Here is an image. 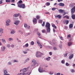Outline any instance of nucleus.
Masks as SVG:
<instances>
[{"label": "nucleus", "instance_id": "1", "mask_svg": "<svg viewBox=\"0 0 75 75\" xmlns=\"http://www.w3.org/2000/svg\"><path fill=\"white\" fill-rule=\"evenodd\" d=\"M75 12V6L71 9V18L73 20H75V14H73Z\"/></svg>", "mask_w": 75, "mask_h": 75}, {"label": "nucleus", "instance_id": "2", "mask_svg": "<svg viewBox=\"0 0 75 75\" xmlns=\"http://www.w3.org/2000/svg\"><path fill=\"white\" fill-rule=\"evenodd\" d=\"M42 53L40 52H37L36 53V57H41Z\"/></svg>", "mask_w": 75, "mask_h": 75}, {"label": "nucleus", "instance_id": "3", "mask_svg": "<svg viewBox=\"0 0 75 75\" xmlns=\"http://www.w3.org/2000/svg\"><path fill=\"white\" fill-rule=\"evenodd\" d=\"M18 7H20V8H25V5L24 4H21V5L18 6Z\"/></svg>", "mask_w": 75, "mask_h": 75}, {"label": "nucleus", "instance_id": "4", "mask_svg": "<svg viewBox=\"0 0 75 75\" xmlns=\"http://www.w3.org/2000/svg\"><path fill=\"white\" fill-rule=\"evenodd\" d=\"M45 27L46 28H50V24L48 22H47L46 24Z\"/></svg>", "mask_w": 75, "mask_h": 75}, {"label": "nucleus", "instance_id": "5", "mask_svg": "<svg viewBox=\"0 0 75 75\" xmlns=\"http://www.w3.org/2000/svg\"><path fill=\"white\" fill-rule=\"evenodd\" d=\"M4 75H10V74H8V72L6 70H4Z\"/></svg>", "mask_w": 75, "mask_h": 75}, {"label": "nucleus", "instance_id": "6", "mask_svg": "<svg viewBox=\"0 0 75 75\" xmlns=\"http://www.w3.org/2000/svg\"><path fill=\"white\" fill-rule=\"evenodd\" d=\"M11 21L10 20H8L6 22V25H8H8H10V24H8V23H10V22Z\"/></svg>", "mask_w": 75, "mask_h": 75}, {"label": "nucleus", "instance_id": "7", "mask_svg": "<svg viewBox=\"0 0 75 75\" xmlns=\"http://www.w3.org/2000/svg\"><path fill=\"white\" fill-rule=\"evenodd\" d=\"M22 3H23V1L22 0H20L18 2V6L21 5V4H22Z\"/></svg>", "mask_w": 75, "mask_h": 75}, {"label": "nucleus", "instance_id": "8", "mask_svg": "<svg viewBox=\"0 0 75 75\" xmlns=\"http://www.w3.org/2000/svg\"><path fill=\"white\" fill-rule=\"evenodd\" d=\"M19 23H20V21H15V22H14V24H15V25H18Z\"/></svg>", "mask_w": 75, "mask_h": 75}, {"label": "nucleus", "instance_id": "9", "mask_svg": "<svg viewBox=\"0 0 75 75\" xmlns=\"http://www.w3.org/2000/svg\"><path fill=\"white\" fill-rule=\"evenodd\" d=\"M59 6H62V7H64V6H65V5L64 3H59Z\"/></svg>", "mask_w": 75, "mask_h": 75}, {"label": "nucleus", "instance_id": "10", "mask_svg": "<svg viewBox=\"0 0 75 75\" xmlns=\"http://www.w3.org/2000/svg\"><path fill=\"white\" fill-rule=\"evenodd\" d=\"M73 57H74V54H72L69 56V59H72Z\"/></svg>", "mask_w": 75, "mask_h": 75}, {"label": "nucleus", "instance_id": "11", "mask_svg": "<svg viewBox=\"0 0 75 75\" xmlns=\"http://www.w3.org/2000/svg\"><path fill=\"white\" fill-rule=\"evenodd\" d=\"M50 31H51V29L50 28H47V33H50Z\"/></svg>", "mask_w": 75, "mask_h": 75}, {"label": "nucleus", "instance_id": "12", "mask_svg": "<svg viewBox=\"0 0 75 75\" xmlns=\"http://www.w3.org/2000/svg\"><path fill=\"white\" fill-rule=\"evenodd\" d=\"M56 18H61L62 17L60 15H58L55 16Z\"/></svg>", "mask_w": 75, "mask_h": 75}, {"label": "nucleus", "instance_id": "13", "mask_svg": "<svg viewBox=\"0 0 75 75\" xmlns=\"http://www.w3.org/2000/svg\"><path fill=\"white\" fill-rule=\"evenodd\" d=\"M38 70L40 72H42V69H41V68L39 67V68Z\"/></svg>", "mask_w": 75, "mask_h": 75}, {"label": "nucleus", "instance_id": "14", "mask_svg": "<svg viewBox=\"0 0 75 75\" xmlns=\"http://www.w3.org/2000/svg\"><path fill=\"white\" fill-rule=\"evenodd\" d=\"M71 45H72V42H69L68 44V46L70 47Z\"/></svg>", "mask_w": 75, "mask_h": 75}, {"label": "nucleus", "instance_id": "15", "mask_svg": "<svg viewBox=\"0 0 75 75\" xmlns=\"http://www.w3.org/2000/svg\"><path fill=\"white\" fill-rule=\"evenodd\" d=\"M22 74L23 75H29L30 74L28 73H22Z\"/></svg>", "mask_w": 75, "mask_h": 75}, {"label": "nucleus", "instance_id": "16", "mask_svg": "<svg viewBox=\"0 0 75 75\" xmlns=\"http://www.w3.org/2000/svg\"><path fill=\"white\" fill-rule=\"evenodd\" d=\"M1 49L2 51H4L6 49V47H3V48H1Z\"/></svg>", "mask_w": 75, "mask_h": 75}, {"label": "nucleus", "instance_id": "17", "mask_svg": "<svg viewBox=\"0 0 75 75\" xmlns=\"http://www.w3.org/2000/svg\"><path fill=\"white\" fill-rule=\"evenodd\" d=\"M20 14V13H18V14H15L14 15V17H18V16H19V15Z\"/></svg>", "mask_w": 75, "mask_h": 75}, {"label": "nucleus", "instance_id": "18", "mask_svg": "<svg viewBox=\"0 0 75 75\" xmlns=\"http://www.w3.org/2000/svg\"><path fill=\"white\" fill-rule=\"evenodd\" d=\"M28 47V44L27 43L26 44L25 46H23V48H25V47Z\"/></svg>", "mask_w": 75, "mask_h": 75}, {"label": "nucleus", "instance_id": "19", "mask_svg": "<svg viewBox=\"0 0 75 75\" xmlns=\"http://www.w3.org/2000/svg\"><path fill=\"white\" fill-rule=\"evenodd\" d=\"M27 68H24L23 69V72H25L26 71H27Z\"/></svg>", "mask_w": 75, "mask_h": 75}, {"label": "nucleus", "instance_id": "20", "mask_svg": "<svg viewBox=\"0 0 75 75\" xmlns=\"http://www.w3.org/2000/svg\"><path fill=\"white\" fill-rule=\"evenodd\" d=\"M69 27L70 28H71L73 27V25L72 24H71L69 25Z\"/></svg>", "mask_w": 75, "mask_h": 75}, {"label": "nucleus", "instance_id": "21", "mask_svg": "<svg viewBox=\"0 0 75 75\" xmlns=\"http://www.w3.org/2000/svg\"><path fill=\"white\" fill-rule=\"evenodd\" d=\"M33 23H36L37 22V19L34 18L33 20Z\"/></svg>", "mask_w": 75, "mask_h": 75}, {"label": "nucleus", "instance_id": "22", "mask_svg": "<svg viewBox=\"0 0 75 75\" xmlns=\"http://www.w3.org/2000/svg\"><path fill=\"white\" fill-rule=\"evenodd\" d=\"M36 18L38 20L39 19H40V16L39 15H37L36 16Z\"/></svg>", "mask_w": 75, "mask_h": 75}, {"label": "nucleus", "instance_id": "23", "mask_svg": "<svg viewBox=\"0 0 75 75\" xmlns=\"http://www.w3.org/2000/svg\"><path fill=\"white\" fill-rule=\"evenodd\" d=\"M59 11V13H64V12L63 11V10H62V9H59L58 10Z\"/></svg>", "mask_w": 75, "mask_h": 75}, {"label": "nucleus", "instance_id": "24", "mask_svg": "<svg viewBox=\"0 0 75 75\" xmlns=\"http://www.w3.org/2000/svg\"><path fill=\"white\" fill-rule=\"evenodd\" d=\"M52 26L53 28H55V29H57V26H56L54 24L52 25Z\"/></svg>", "mask_w": 75, "mask_h": 75}, {"label": "nucleus", "instance_id": "25", "mask_svg": "<svg viewBox=\"0 0 75 75\" xmlns=\"http://www.w3.org/2000/svg\"><path fill=\"white\" fill-rule=\"evenodd\" d=\"M35 63L32 62L31 63V66L32 67L33 66H35Z\"/></svg>", "mask_w": 75, "mask_h": 75}, {"label": "nucleus", "instance_id": "26", "mask_svg": "<svg viewBox=\"0 0 75 75\" xmlns=\"http://www.w3.org/2000/svg\"><path fill=\"white\" fill-rule=\"evenodd\" d=\"M1 40L3 42H6L5 39H1Z\"/></svg>", "mask_w": 75, "mask_h": 75}, {"label": "nucleus", "instance_id": "27", "mask_svg": "<svg viewBox=\"0 0 75 75\" xmlns=\"http://www.w3.org/2000/svg\"><path fill=\"white\" fill-rule=\"evenodd\" d=\"M39 47H40V48H42V46L41 45V44L40 43L39 44H38Z\"/></svg>", "mask_w": 75, "mask_h": 75}, {"label": "nucleus", "instance_id": "28", "mask_svg": "<svg viewBox=\"0 0 75 75\" xmlns=\"http://www.w3.org/2000/svg\"><path fill=\"white\" fill-rule=\"evenodd\" d=\"M15 32L16 31H15L12 30L11 32V34H14Z\"/></svg>", "mask_w": 75, "mask_h": 75}, {"label": "nucleus", "instance_id": "29", "mask_svg": "<svg viewBox=\"0 0 75 75\" xmlns=\"http://www.w3.org/2000/svg\"><path fill=\"white\" fill-rule=\"evenodd\" d=\"M35 65L36 66H38V65H39V63H36V62L35 63Z\"/></svg>", "mask_w": 75, "mask_h": 75}, {"label": "nucleus", "instance_id": "30", "mask_svg": "<svg viewBox=\"0 0 75 75\" xmlns=\"http://www.w3.org/2000/svg\"><path fill=\"white\" fill-rule=\"evenodd\" d=\"M50 58H51V57H49L48 58H46V60L47 61H50Z\"/></svg>", "mask_w": 75, "mask_h": 75}, {"label": "nucleus", "instance_id": "31", "mask_svg": "<svg viewBox=\"0 0 75 75\" xmlns=\"http://www.w3.org/2000/svg\"><path fill=\"white\" fill-rule=\"evenodd\" d=\"M42 27H44L45 25V22L44 21L43 23L42 24Z\"/></svg>", "mask_w": 75, "mask_h": 75}, {"label": "nucleus", "instance_id": "32", "mask_svg": "<svg viewBox=\"0 0 75 75\" xmlns=\"http://www.w3.org/2000/svg\"><path fill=\"white\" fill-rule=\"evenodd\" d=\"M57 8H52V10H53V11H54V10H56Z\"/></svg>", "mask_w": 75, "mask_h": 75}, {"label": "nucleus", "instance_id": "33", "mask_svg": "<svg viewBox=\"0 0 75 75\" xmlns=\"http://www.w3.org/2000/svg\"><path fill=\"white\" fill-rule=\"evenodd\" d=\"M65 23L66 24H68L69 23V21L67 20L65 21Z\"/></svg>", "mask_w": 75, "mask_h": 75}, {"label": "nucleus", "instance_id": "34", "mask_svg": "<svg viewBox=\"0 0 75 75\" xmlns=\"http://www.w3.org/2000/svg\"><path fill=\"white\" fill-rule=\"evenodd\" d=\"M31 44L32 45H33L34 44V42L33 41H32L31 42Z\"/></svg>", "mask_w": 75, "mask_h": 75}, {"label": "nucleus", "instance_id": "35", "mask_svg": "<svg viewBox=\"0 0 75 75\" xmlns=\"http://www.w3.org/2000/svg\"><path fill=\"white\" fill-rule=\"evenodd\" d=\"M61 63L62 64H64L65 63V60H63L61 61Z\"/></svg>", "mask_w": 75, "mask_h": 75}, {"label": "nucleus", "instance_id": "36", "mask_svg": "<svg viewBox=\"0 0 75 75\" xmlns=\"http://www.w3.org/2000/svg\"><path fill=\"white\" fill-rule=\"evenodd\" d=\"M3 29H0V33H3Z\"/></svg>", "mask_w": 75, "mask_h": 75}, {"label": "nucleus", "instance_id": "37", "mask_svg": "<svg viewBox=\"0 0 75 75\" xmlns=\"http://www.w3.org/2000/svg\"><path fill=\"white\" fill-rule=\"evenodd\" d=\"M6 2L7 3H8L9 2H10L11 1L10 0H6Z\"/></svg>", "mask_w": 75, "mask_h": 75}, {"label": "nucleus", "instance_id": "38", "mask_svg": "<svg viewBox=\"0 0 75 75\" xmlns=\"http://www.w3.org/2000/svg\"><path fill=\"white\" fill-rule=\"evenodd\" d=\"M66 66H69V64L68 63V62H67L66 63Z\"/></svg>", "mask_w": 75, "mask_h": 75}, {"label": "nucleus", "instance_id": "39", "mask_svg": "<svg viewBox=\"0 0 75 75\" xmlns=\"http://www.w3.org/2000/svg\"><path fill=\"white\" fill-rule=\"evenodd\" d=\"M39 23H42V20H41L39 21Z\"/></svg>", "mask_w": 75, "mask_h": 75}, {"label": "nucleus", "instance_id": "40", "mask_svg": "<svg viewBox=\"0 0 75 75\" xmlns=\"http://www.w3.org/2000/svg\"><path fill=\"white\" fill-rule=\"evenodd\" d=\"M67 37H68V38H71V35H67Z\"/></svg>", "mask_w": 75, "mask_h": 75}, {"label": "nucleus", "instance_id": "41", "mask_svg": "<svg viewBox=\"0 0 75 75\" xmlns=\"http://www.w3.org/2000/svg\"><path fill=\"white\" fill-rule=\"evenodd\" d=\"M37 35H39V36H40V33H39L38 32H37Z\"/></svg>", "mask_w": 75, "mask_h": 75}, {"label": "nucleus", "instance_id": "42", "mask_svg": "<svg viewBox=\"0 0 75 75\" xmlns=\"http://www.w3.org/2000/svg\"><path fill=\"white\" fill-rule=\"evenodd\" d=\"M32 62H33V63H34V64L36 62H35V60H33L32 61Z\"/></svg>", "mask_w": 75, "mask_h": 75}, {"label": "nucleus", "instance_id": "43", "mask_svg": "<svg viewBox=\"0 0 75 75\" xmlns=\"http://www.w3.org/2000/svg\"><path fill=\"white\" fill-rule=\"evenodd\" d=\"M24 26L25 27H27V25L26 24H24Z\"/></svg>", "mask_w": 75, "mask_h": 75}, {"label": "nucleus", "instance_id": "44", "mask_svg": "<svg viewBox=\"0 0 75 75\" xmlns=\"http://www.w3.org/2000/svg\"><path fill=\"white\" fill-rule=\"evenodd\" d=\"M23 52L24 53V54H27V52H25V51H23Z\"/></svg>", "mask_w": 75, "mask_h": 75}, {"label": "nucleus", "instance_id": "45", "mask_svg": "<svg viewBox=\"0 0 75 75\" xmlns=\"http://www.w3.org/2000/svg\"><path fill=\"white\" fill-rule=\"evenodd\" d=\"M67 55H68V53H66L65 54H64V57H66L67 56Z\"/></svg>", "mask_w": 75, "mask_h": 75}, {"label": "nucleus", "instance_id": "46", "mask_svg": "<svg viewBox=\"0 0 75 75\" xmlns=\"http://www.w3.org/2000/svg\"><path fill=\"white\" fill-rule=\"evenodd\" d=\"M15 1V0H11V3H14Z\"/></svg>", "mask_w": 75, "mask_h": 75}, {"label": "nucleus", "instance_id": "47", "mask_svg": "<svg viewBox=\"0 0 75 75\" xmlns=\"http://www.w3.org/2000/svg\"><path fill=\"white\" fill-rule=\"evenodd\" d=\"M71 71L72 72H75V70H74V69L71 70Z\"/></svg>", "mask_w": 75, "mask_h": 75}, {"label": "nucleus", "instance_id": "48", "mask_svg": "<svg viewBox=\"0 0 75 75\" xmlns=\"http://www.w3.org/2000/svg\"><path fill=\"white\" fill-rule=\"evenodd\" d=\"M59 48H62V45H59Z\"/></svg>", "mask_w": 75, "mask_h": 75}, {"label": "nucleus", "instance_id": "49", "mask_svg": "<svg viewBox=\"0 0 75 75\" xmlns=\"http://www.w3.org/2000/svg\"><path fill=\"white\" fill-rule=\"evenodd\" d=\"M47 6H50V3L49 2H47Z\"/></svg>", "mask_w": 75, "mask_h": 75}, {"label": "nucleus", "instance_id": "50", "mask_svg": "<svg viewBox=\"0 0 75 75\" xmlns=\"http://www.w3.org/2000/svg\"><path fill=\"white\" fill-rule=\"evenodd\" d=\"M66 18H67V19H69V17L67 16H66Z\"/></svg>", "mask_w": 75, "mask_h": 75}, {"label": "nucleus", "instance_id": "51", "mask_svg": "<svg viewBox=\"0 0 75 75\" xmlns=\"http://www.w3.org/2000/svg\"><path fill=\"white\" fill-rule=\"evenodd\" d=\"M63 1V0H58L57 1L58 2H60V1Z\"/></svg>", "mask_w": 75, "mask_h": 75}, {"label": "nucleus", "instance_id": "52", "mask_svg": "<svg viewBox=\"0 0 75 75\" xmlns=\"http://www.w3.org/2000/svg\"><path fill=\"white\" fill-rule=\"evenodd\" d=\"M53 49L54 50H57V47H54Z\"/></svg>", "mask_w": 75, "mask_h": 75}, {"label": "nucleus", "instance_id": "53", "mask_svg": "<svg viewBox=\"0 0 75 75\" xmlns=\"http://www.w3.org/2000/svg\"><path fill=\"white\" fill-rule=\"evenodd\" d=\"M60 38L61 40H63V38L62 37H60Z\"/></svg>", "mask_w": 75, "mask_h": 75}, {"label": "nucleus", "instance_id": "54", "mask_svg": "<svg viewBox=\"0 0 75 75\" xmlns=\"http://www.w3.org/2000/svg\"><path fill=\"white\" fill-rule=\"evenodd\" d=\"M11 47H12L13 48V47H14V45H11Z\"/></svg>", "mask_w": 75, "mask_h": 75}, {"label": "nucleus", "instance_id": "55", "mask_svg": "<svg viewBox=\"0 0 75 75\" xmlns=\"http://www.w3.org/2000/svg\"><path fill=\"white\" fill-rule=\"evenodd\" d=\"M30 33H28V34H26L25 35H30Z\"/></svg>", "mask_w": 75, "mask_h": 75}, {"label": "nucleus", "instance_id": "56", "mask_svg": "<svg viewBox=\"0 0 75 75\" xmlns=\"http://www.w3.org/2000/svg\"><path fill=\"white\" fill-rule=\"evenodd\" d=\"M8 64L9 65H11V62H8Z\"/></svg>", "mask_w": 75, "mask_h": 75}, {"label": "nucleus", "instance_id": "57", "mask_svg": "<svg viewBox=\"0 0 75 75\" xmlns=\"http://www.w3.org/2000/svg\"><path fill=\"white\" fill-rule=\"evenodd\" d=\"M49 54L50 55H52V53L51 52H49Z\"/></svg>", "mask_w": 75, "mask_h": 75}, {"label": "nucleus", "instance_id": "58", "mask_svg": "<svg viewBox=\"0 0 75 75\" xmlns=\"http://www.w3.org/2000/svg\"><path fill=\"white\" fill-rule=\"evenodd\" d=\"M7 47H8V48H9V47H10V45H8Z\"/></svg>", "mask_w": 75, "mask_h": 75}, {"label": "nucleus", "instance_id": "59", "mask_svg": "<svg viewBox=\"0 0 75 75\" xmlns=\"http://www.w3.org/2000/svg\"><path fill=\"white\" fill-rule=\"evenodd\" d=\"M67 14V12H65L63 14V16H65V14Z\"/></svg>", "mask_w": 75, "mask_h": 75}, {"label": "nucleus", "instance_id": "60", "mask_svg": "<svg viewBox=\"0 0 75 75\" xmlns=\"http://www.w3.org/2000/svg\"><path fill=\"white\" fill-rule=\"evenodd\" d=\"M37 44H40V42L38 41L37 42Z\"/></svg>", "mask_w": 75, "mask_h": 75}, {"label": "nucleus", "instance_id": "61", "mask_svg": "<svg viewBox=\"0 0 75 75\" xmlns=\"http://www.w3.org/2000/svg\"><path fill=\"white\" fill-rule=\"evenodd\" d=\"M3 3V2L2 1H0V4H1Z\"/></svg>", "mask_w": 75, "mask_h": 75}, {"label": "nucleus", "instance_id": "62", "mask_svg": "<svg viewBox=\"0 0 75 75\" xmlns=\"http://www.w3.org/2000/svg\"><path fill=\"white\" fill-rule=\"evenodd\" d=\"M53 32H54H54H55V30L54 28L53 29Z\"/></svg>", "mask_w": 75, "mask_h": 75}, {"label": "nucleus", "instance_id": "63", "mask_svg": "<svg viewBox=\"0 0 75 75\" xmlns=\"http://www.w3.org/2000/svg\"><path fill=\"white\" fill-rule=\"evenodd\" d=\"M57 75H60V73H58L57 74Z\"/></svg>", "mask_w": 75, "mask_h": 75}, {"label": "nucleus", "instance_id": "64", "mask_svg": "<svg viewBox=\"0 0 75 75\" xmlns=\"http://www.w3.org/2000/svg\"><path fill=\"white\" fill-rule=\"evenodd\" d=\"M73 67H75V64H73Z\"/></svg>", "mask_w": 75, "mask_h": 75}]
</instances>
